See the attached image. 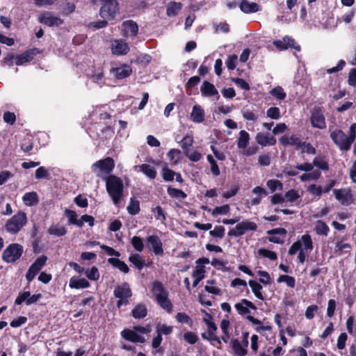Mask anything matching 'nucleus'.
<instances>
[{
  "mask_svg": "<svg viewBox=\"0 0 356 356\" xmlns=\"http://www.w3.org/2000/svg\"><path fill=\"white\" fill-rule=\"evenodd\" d=\"M106 189L115 204H118L124 196L122 179L116 175H109L106 179Z\"/></svg>",
  "mask_w": 356,
  "mask_h": 356,
  "instance_id": "nucleus-1",
  "label": "nucleus"
},
{
  "mask_svg": "<svg viewBox=\"0 0 356 356\" xmlns=\"http://www.w3.org/2000/svg\"><path fill=\"white\" fill-rule=\"evenodd\" d=\"M115 168V161L112 157L107 156L100 159L91 165V170L95 175L105 180Z\"/></svg>",
  "mask_w": 356,
  "mask_h": 356,
  "instance_id": "nucleus-2",
  "label": "nucleus"
},
{
  "mask_svg": "<svg viewBox=\"0 0 356 356\" xmlns=\"http://www.w3.org/2000/svg\"><path fill=\"white\" fill-rule=\"evenodd\" d=\"M26 222V214L24 211H19L16 214L7 220L5 227L8 232L17 234L22 229Z\"/></svg>",
  "mask_w": 356,
  "mask_h": 356,
  "instance_id": "nucleus-3",
  "label": "nucleus"
},
{
  "mask_svg": "<svg viewBox=\"0 0 356 356\" xmlns=\"http://www.w3.org/2000/svg\"><path fill=\"white\" fill-rule=\"evenodd\" d=\"M119 3L117 0H104L100 7L99 15L102 19L113 20L119 13Z\"/></svg>",
  "mask_w": 356,
  "mask_h": 356,
  "instance_id": "nucleus-4",
  "label": "nucleus"
},
{
  "mask_svg": "<svg viewBox=\"0 0 356 356\" xmlns=\"http://www.w3.org/2000/svg\"><path fill=\"white\" fill-rule=\"evenodd\" d=\"M24 249L19 243H12L6 247L2 253V259L6 263H14L22 255Z\"/></svg>",
  "mask_w": 356,
  "mask_h": 356,
  "instance_id": "nucleus-5",
  "label": "nucleus"
},
{
  "mask_svg": "<svg viewBox=\"0 0 356 356\" xmlns=\"http://www.w3.org/2000/svg\"><path fill=\"white\" fill-rule=\"evenodd\" d=\"M330 138L341 151L347 152L350 149L352 143L342 130L337 129L332 131Z\"/></svg>",
  "mask_w": 356,
  "mask_h": 356,
  "instance_id": "nucleus-6",
  "label": "nucleus"
},
{
  "mask_svg": "<svg viewBox=\"0 0 356 356\" xmlns=\"http://www.w3.org/2000/svg\"><path fill=\"white\" fill-rule=\"evenodd\" d=\"M302 245H304L306 251H312L314 248L312 237L309 234H306L301 236L300 241L294 242L289 249L288 253L289 255H294L302 249Z\"/></svg>",
  "mask_w": 356,
  "mask_h": 356,
  "instance_id": "nucleus-7",
  "label": "nucleus"
},
{
  "mask_svg": "<svg viewBox=\"0 0 356 356\" xmlns=\"http://www.w3.org/2000/svg\"><path fill=\"white\" fill-rule=\"evenodd\" d=\"M257 225L254 222L248 220L243 221L238 223L233 229H229L227 234L229 236H241L243 235L247 231H256Z\"/></svg>",
  "mask_w": 356,
  "mask_h": 356,
  "instance_id": "nucleus-8",
  "label": "nucleus"
},
{
  "mask_svg": "<svg viewBox=\"0 0 356 356\" xmlns=\"http://www.w3.org/2000/svg\"><path fill=\"white\" fill-rule=\"evenodd\" d=\"M47 261V257L46 255H42L38 257L35 261L29 268L26 274V279L28 282H31L35 277V275L40 271L42 267L46 264Z\"/></svg>",
  "mask_w": 356,
  "mask_h": 356,
  "instance_id": "nucleus-9",
  "label": "nucleus"
},
{
  "mask_svg": "<svg viewBox=\"0 0 356 356\" xmlns=\"http://www.w3.org/2000/svg\"><path fill=\"white\" fill-rule=\"evenodd\" d=\"M273 44L280 51L286 50L289 47L294 49L298 51L301 50L300 46L296 43L295 40L288 35L284 36L282 40H274Z\"/></svg>",
  "mask_w": 356,
  "mask_h": 356,
  "instance_id": "nucleus-10",
  "label": "nucleus"
},
{
  "mask_svg": "<svg viewBox=\"0 0 356 356\" xmlns=\"http://www.w3.org/2000/svg\"><path fill=\"white\" fill-rule=\"evenodd\" d=\"M310 122L314 128L323 129L326 127L325 118L321 108H315L311 114Z\"/></svg>",
  "mask_w": 356,
  "mask_h": 356,
  "instance_id": "nucleus-11",
  "label": "nucleus"
},
{
  "mask_svg": "<svg viewBox=\"0 0 356 356\" xmlns=\"http://www.w3.org/2000/svg\"><path fill=\"white\" fill-rule=\"evenodd\" d=\"M41 298L42 295L40 293L31 296V293L29 291H24L23 293H20L16 298L15 304L17 305H20L24 302H25L26 305H30L39 301Z\"/></svg>",
  "mask_w": 356,
  "mask_h": 356,
  "instance_id": "nucleus-12",
  "label": "nucleus"
},
{
  "mask_svg": "<svg viewBox=\"0 0 356 356\" xmlns=\"http://www.w3.org/2000/svg\"><path fill=\"white\" fill-rule=\"evenodd\" d=\"M40 51L36 47L29 49L19 55L15 56V64L22 65L26 63L31 62Z\"/></svg>",
  "mask_w": 356,
  "mask_h": 356,
  "instance_id": "nucleus-13",
  "label": "nucleus"
},
{
  "mask_svg": "<svg viewBox=\"0 0 356 356\" xmlns=\"http://www.w3.org/2000/svg\"><path fill=\"white\" fill-rule=\"evenodd\" d=\"M39 22L46 26H59L63 24V20L58 17L54 16L50 12H44L39 17Z\"/></svg>",
  "mask_w": 356,
  "mask_h": 356,
  "instance_id": "nucleus-14",
  "label": "nucleus"
},
{
  "mask_svg": "<svg viewBox=\"0 0 356 356\" xmlns=\"http://www.w3.org/2000/svg\"><path fill=\"white\" fill-rule=\"evenodd\" d=\"M147 243L150 246L152 252L157 256H162L164 254L163 243L159 237L156 235H150L147 237Z\"/></svg>",
  "mask_w": 356,
  "mask_h": 356,
  "instance_id": "nucleus-15",
  "label": "nucleus"
},
{
  "mask_svg": "<svg viewBox=\"0 0 356 356\" xmlns=\"http://www.w3.org/2000/svg\"><path fill=\"white\" fill-rule=\"evenodd\" d=\"M280 143L284 147L291 145L294 146L296 149L298 150L303 147V142L300 138L295 134H292L291 136L284 135L280 138Z\"/></svg>",
  "mask_w": 356,
  "mask_h": 356,
  "instance_id": "nucleus-16",
  "label": "nucleus"
},
{
  "mask_svg": "<svg viewBox=\"0 0 356 356\" xmlns=\"http://www.w3.org/2000/svg\"><path fill=\"white\" fill-rule=\"evenodd\" d=\"M130 51V47L127 42L122 40H115L112 44V52L115 55H126Z\"/></svg>",
  "mask_w": 356,
  "mask_h": 356,
  "instance_id": "nucleus-17",
  "label": "nucleus"
},
{
  "mask_svg": "<svg viewBox=\"0 0 356 356\" xmlns=\"http://www.w3.org/2000/svg\"><path fill=\"white\" fill-rule=\"evenodd\" d=\"M111 72L117 79H123L131 74L132 68L127 64H123L120 67L112 68Z\"/></svg>",
  "mask_w": 356,
  "mask_h": 356,
  "instance_id": "nucleus-18",
  "label": "nucleus"
},
{
  "mask_svg": "<svg viewBox=\"0 0 356 356\" xmlns=\"http://www.w3.org/2000/svg\"><path fill=\"white\" fill-rule=\"evenodd\" d=\"M113 295L116 298H131L132 291L127 282L117 285L113 291Z\"/></svg>",
  "mask_w": 356,
  "mask_h": 356,
  "instance_id": "nucleus-19",
  "label": "nucleus"
},
{
  "mask_svg": "<svg viewBox=\"0 0 356 356\" xmlns=\"http://www.w3.org/2000/svg\"><path fill=\"white\" fill-rule=\"evenodd\" d=\"M255 140L257 143L261 145L262 147H265L267 145H274L276 144L277 140L273 136L270 135L268 133H261L259 132L256 135Z\"/></svg>",
  "mask_w": 356,
  "mask_h": 356,
  "instance_id": "nucleus-20",
  "label": "nucleus"
},
{
  "mask_svg": "<svg viewBox=\"0 0 356 356\" xmlns=\"http://www.w3.org/2000/svg\"><path fill=\"white\" fill-rule=\"evenodd\" d=\"M122 28L124 31V35L128 37H135L138 32V26L136 22L133 20H127L123 22Z\"/></svg>",
  "mask_w": 356,
  "mask_h": 356,
  "instance_id": "nucleus-21",
  "label": "nucleus"
},
{
  "mask_svg": "<svg viewBox=\"0 0 356 356\" xmlns=\"http://www.w3.org/2000/svg\"><path fill=\"white\" fill-rule=\"evenodd\" d=\"M238 313L241 315H245L250 313V309H256V306L247 299H242L240 302L236 303L234 305Z\"/></svg>",
  "mask_w": 356,
  "mask_h": 356,
  "instance_id": "nucleus-22",
  "label": "nucleus"
},
{
  "mask_svg": "<svg viewBox=\"0 0 356 356\" xmlns=\"http://www.w3.org/2000/svg\"><path fill=\"white\" fill-rule=\"evenodd\" d=\"M241 10L244 13H254L261 10V6L254 2H249L248 0H241L239 3Z\"/></svg>",
  "mask_w": 356,
  "mask_h": 356,
  "instance_id": "nucleus-23",
  "label": "nucleus"
},
{
  "mask_svg": "<svg viewBox=\"0 0 356 356\" xmlns=\"http://www.w3.org/2000/svg\"><path fill=\"white\" fill-rule=\"evenodd\" d=\"M121 336L127 341L133 343H144L145 339L143 337L137 334L134 330L129 329H124L121 332Z\"/></svg>",
  "mask_w": 356,
  "mask_h": 356,
  "instance_id": "nucleus-24",
  "label": "nucleus"
},
{
  "mask_svg": "<svg viewBox=\"0 0 356 356\" xmlns=\"http://www.w3.org/2000/svg\"><path fill=\"white\" fill-rule=\"evenodd\" d=\"M200 91L202 96L204 97H212L217 96L218 99L219 98V95L217 89L215 88L214 85L208 81H204L200 88Z\"/></svg>",
  "mask_w": 356,
  "mask_h": 356,
  "instance_id": "nucleus-25",
  "label": "nucleus"
},
{
  "mask_svg": "<svg viewBox=\"0 0 356 356\" xmlns=\"http://www.w3.org/2000/svg\"><path fill=\"white\" fill-rule=\"evenodd\" d=\"M191 120L195 123H201L204 120V111L201 106H193L190 115Z\"/></svg>",
  "mask_w": 356,
  "mask_h": 356,
  "instance_id": "nucleus-26",
  "label": "nucleus"
},
{
  "mask_svg": "<svg viewBox=\"0 0 356 356\" xmlns=\"http://www.w3.org/2000/svg\"><path fill=\"white\" fill-rule=\"evenodd\" d=\"M157 304L164 310L168 313L172 312L173 305L172 302L168 298V294H164L161 296L158 294L157 299H156Z\"/></svg>",
  "mask_w": 356,
  "mask_h": 356,
  "instance_id": "nucleus-27",
  "label": "nucleus"
},
{
  "mask_svg": "<svg viewBox=\"0 0 356 356\" xmlns=\"http://www.w3.org/2000/svg\"><path fill=\"white\" fill-rule=\"evenodd\" d=\"M132 316L136 319L144 318L147 315V309L145 304H137L131 311Z\"/></svg>",
  "mask_w": 356,
  "mask_h": 356,
  "instance_id": "nucleus-28",
  "label": "nucleus"
},
{
  "mask_svg": "<svg viewBox=\"0 0 356 356\" xmlns=\"http://www.w3.org/2000/svg\"><path fill=\"white\" fill-rule=\"evenodd\" d=\"M22 200L25 205L32 207L37 205L39 202V197L36 192L26 193L23 197Z\"/></svg>",
  "mask_w": 356,
  "mask_h": 356,
  "instance_id": "nucleus-29",
  "label": "nucleus"
},
{
  "mask_svg": "<svg viewBox=\"0 0 356 356\" xmlns=\"http://www.w3.org/2000/svg\"><path fill=\"white\" fill-rule=\"evenodd\" d=\"M261 284V283L257 282V281L253 280H250L248 282V284L250 286L252 291L255 296V297L259 300H264V296H263L261 291L263 289V286Z\"/></svg>",
  "mask_w": 356,
  "mask_h": 356,
  "instance_id": "nucleus-30",
  "label": "nucleus"
},
{
  "mask_svg": "<svg viewBox=\"0 0 356 356\" xmlns=\"http://www.w3.org/2000/svg\"><path fill=\"white\" fill-rule=\"evenodd\" d=\"M192 277L194 278L193 287H196L200 281L205 277V270L204 266H196L192 273Z\"/></svg>",
  "mask_w": 356,
  "mask_h": 356,
  "instance_id": "nucleus-31",
  "label": "nucleus"
},
{
  "mask_svg": "<svg viewBox=\"0 0 356 356\" xmlns=\"http://www.w3.org/2000/svg\"><path fill=\"white\" fill-rule=\"evenodd\" d=\"M183 5L181 2L170 1L166 9V14L168 17L176 16L181 10Z\"/></svg>",
  "mask_w": 356,
  "mask_h": 356,
  "instance_id": "nucleus-32",
  "label": "nucleus"
},
{
  "mask_svg": "<svg viewBox=\"0 0 356 356\" xmlns=\"http://www.w3.org/2000/svg\"><path fill=\"white\" fill-rule=\"evenodd\" d=\"M108 262L113 267L117 268L124 273H128L129 272V268L128 267V266L125 264L124 261H121L118 258H108Z\"/></svg>",
  "mask_w": 356,
  "mask_h": 356,
  "instance_id": "nucleus-33",
  "label": "nucleus"
},
{
  "mask_svg": "<svg viewBox=\"0 0 356 356\" xmlns=\"http://www.w3.org/2000/svg\"><path fill=\"white\" fill-rule=\"evenodd\" d=\"M69 286L72 289H85L90 286V282L85 278H71Z\"/></svg>",
  "mask_w": 356,
  "mask_h": 356,
  "instance_id": "nucleus-34",
  "label": "nucleus"
},
{
  "mask_svg": "<svg viewBox=\"0 0 356 356\" xmlns=\"http://www.w3.org/2000/svg\"><path fill=\"white\" fill-rule=\"evenodd\" d=\"M167 157L172 165H177L181 160V152L178 149H170L167 153Z\"/></svg>",
  "mask_w": 356,
  "mask_h": 356,
  "instance_id": "nucleus-35",
  "label": "nucleus"
},
{
  "mask_svg": "<svg viewBox=\"0 0 356 356\" xmlns=\"http://www.w3.org/2000/svg\"><path fill=\"white\" fill-rule=\"evenodd\" d=\"M129 261L138 270L143 268L145 264L144 257L138 254H132L129 257Z\"/></svg>",
  "mask_w": 356,
  "mask_h": 356,
  "instance_id": "nucleus-36",
  "label": "nucleus"
},
{
  "mask_svg": "<svg viewBox=\"0 0 356 356\" xmlns=\"http://www.w3.org/2000/svg\"><path fill=\"white\" fill-rule=\"evenodd\" d=\"M152 293L155 296L157 299L158 294L164 296V294H168V291L163 286V283L159 280H156L152 283Z\"/></svg>",
  "mask_w": 356,
  "mask_h": 356,
  "instance_id": "nucleus-37",
  "label": "nucleus"
},
{
  "mask_svg": "<svg viewBox=\"0 0 356 356\" xmlns=\"http://www.w3.org/2000/svg\"><path fill=\"white\" fill-rule=\"evenodd\" d=\"M65 213L68 219L69 224L74 225L79 227H83L82 222H81L80 220H78V216L74 211L66 209Z\"/></svg>",
  "mask_w": 356,
  "mask_h": 356,
  "instance_id": "nucleus-38",
  "label": "nucleus"
},
{
  "mask_svg": "<svg viewBox=\"0 0 356 356\" xmlns=\"http://www.w3.org/2000/svg\"><path fill=\"white\" fill-rule=\"evenodd\" d=\"M250 140V135L249 134L245 131L241 130L239 132V137L237 140V147L239 149H245L247 147Z\"/></svg>",
  "mask_w": 356,
  "mask_h": 356,
  "instance_id": "nucleus-39",
  "label": "nucleus"
},
{
  "mask_svg": "<svg viewBox=\"0 0 356 356\" xmlns=\"http://www.w3.org/2000/svg\"><path fill=\"white\" fill-rule=\"evenodd\" d=\"M89 130L92 132L94 130L96 131L97 136L99 137L100 136V134L98 132V131H100V133L103 134L107 131H111L112 133H114L113 129L111 128L110 125H104L102 122H95L92 127L89 128Z\"/></svg>",
  "mask_w": 356,
  "mask_h": 356,
  "instance_id": "nucleus-40",
  "label": "nucleus"
},
{
  "mask_svg": "<svg viewBox=\"0 0 356 356\" xmlns=\"http://www.w3.org/2000/svg\"><path fill=\"white\" fill-rule=\"evenodd\" d=\"M314 230L318 235L327 236L330 232L328 225L323 220H318Z\"/></svg>",
  "mask_w": 356,
  "mask_h": 356,
  "instance_id": "nucleus-41",
  "label": "nucleus"
},
{
  "mask_svg": "<svg viewBox=\"0 0 356 356\" xmlns=\"http://www.w3.org/2000/svg\"><path fill=\"white\" fill-rule=\"evenodd\" d=\"M232 349L236 356H245L248 351L236 339H232Z\"/></svg>",
  "mask_w": 356,
  "mask_h": 356,
  "instance_id": "nucleus-42",
  "label": "nucleus"
},
{
  "mask_svg": "<svg viewBox=\"0 0 356 356\" xmlns=\"http://www.w3.org/2000/svg\"><path fill=\"white\" fill-rule=\"evenodd\" d=\"M140 171L151 179H154L156 177L157 172L155 168L149 164H142L140 165Z\"/></svg>",
  "mask_w": 356,
  "mask_h": 356,
  "instance_id": "nucleus-43",
  "label": "nucleus"
},
{
  "mask_svg": "<svg viewBox=\"0 0 356 356\" xmlns=\"http://www.w3.org/2000/svg\"><path fill=\"white\" fill-rule=\"evenodd\" d=\"M127 210L130 215L135 216L140 212V202L134 197L131 198L130 202L127 207Z\"/></svg>",
  "mask_w": 356,
  "mask_h": 356,
  "instance_id": "nucleus-44",
  "label": "nucleus"
},
{
  "mask_svg": "<svg viewBox=\"0 0 356 356\" xmlns=\"http://www.w3.org/2000/svg\"><path fill=\"white\" fill-rule=\"evenodd\" d=\"M167 193L171 198L185 199L187 197L186 193H185L182 190L173 188L170 186L167 188Z\"/></svg>",
  "mask_w": 356,
  "mask_h": 356,
  "instance_id": "nucleus-45",
  "label": "nucleus"
},
{
  "mask_svg": "<svg viewBox=\"0 0 356 356\" xmlns=\"http://www.w3.org/2000/svg\"><path fill=\"white\" fill-rule=\"evenodd\" d=\"M180 147L183 149L184 154L185 151L189 150V147H191L194 143L193 137L192 135L186 134L179 142H178Z\"/></svg>",
  "mask_w": 356,
  "mask_h": 356,
  "instance_id": "nucleus-46",
  "label": "nucleus"
},
{
  "mask_svg": "<svg viewBox=\"0 0 356 356\" xmlns=\"http://www.w3.org/2000/svg\"><path fill=\"white\" fill-rule=\"evenodd\" d=\"M154 217L156 220L161 221L162 222L166 220V213L163 211L162 207L159 205L154 208H152Z\"/></svg>",
  "mask_w": 356,
  "mask_h": 356,
  "instance_id": "nucleus-47",
  "label": "nucleus"
},
{
  "mask_svg": "<svg viewBox=\"0 0 356 356\" xmlns=\"http://www.w3.org/2000/svg\"><path fill=\"white\" fill-rule=\"evenodd\" d=\"M270 94L278 100H284L286 94L281 86H276L270 91Z\"/></svg>",
  "mask_w": 356,
  "mask_h": 356,
  "instance_id": "nucleus-48",
  "label": "nucleus"
},
{
  "mask_svg": "<svg viewBox=\"0 0 356 356\" xmlns=\"http://www.w3.org/2000/svg\"><path fill=\"white\" fill-rule=\"evenodd\" d=\"M313 165L323 171H327L329 170V164L324 158H314L313 160Z\"/></svg>",
  "mask_w": 356,
  "mask_h": 356,
  "instance_id": "nucleus-49",
  "label": "nucleus"
},
{
  "mask_svg": "<svg viewBox=\"0 0 356 356\" xmlns=\"http://www.w3.org/2000/svg\"><path fill=\"white\" fill-rule=\"evenodd\" d=\"M207 285L204 286V290L211 294L213 295H220L221 289L215 286H209L213 285L216 284L215 280H209L207 281Z\"/></svg>",
  "mask_w": 356,
  "mask_h": 356,
  "instance_id": "nucleus-50",
  "label": "nucleus"
},
{
  "mask_svg": "<svg viewBox=\"0 0 356 356\" xmlns=\"http://www.w3.org/2000/svg\"><path fill=\"white\" fill-rule=\"evenodd\" d=\"M48 233L51 235L63 236L66 234L67 230L64 227L51 226L48 229Z\"/></svg>",
  "mask_w": 356,
  "mask_h": 356,
  "instance_id": "nucleus-51",
  "label": "nucleus"
},
{
  "mask_svg": "<svg viewBox=\"0 0 356 356\" xmlns=\"http://www.w3.org/2000/svg\"><path fill=\"white\" fill-rule=\"evenodd\" d=\"M351 248V245L350 243H341L340 242H337L336 243V245H335V249H334V252L336 254H337L338 255H342L343 253L346 254V253H348L350 252L349 250H346L344 252H343V250L345 249H350Z\"/></svg>",
  "mask_w": 356,
  "mask_h": 356,
  "instance_id": "nucleus-52",
  "label": "nucleus"
},
{
  "mask_svg": "<svg viewBox=\"0 0 356 356\" xmlns=\"http://www.w3.org/2000/svg\"><path fill=\"white\" fill-rule=\"evenodd\" d=\"M161 175L165 181H172L175 178L176 172L167 167H163L161 170Z\"/></svg>",
  "mask_w": 356,
  "mask_h": 356,
  "instance_id": "nucleus-53",
  "label": "nucleus"
},
{
  "mask_svg": "<svg viewBox=\"0 0 356 356\" xmlns=\"http://www.w3.org/2000/svg\"><path fill=\"white\" fill-rule=\"evenodd\" d=\"M266 185L272 192L277 190L281 191L283 188L282 183L277 179H270L267 181Z\"/></svg>",
  "mask_w": 356,
  "mask_h": 356,
  "instance_id": "nucleus-54",
  "label": "nucleus"
},
{
  "mask_svg": "<svg viewBox=\"0 0 356 356\" xmlns=\"http://www.w3.org/2000/svg\"><path fill=\"white\" fill-rule=\"evenodd\" d=\"M184 155L191 161H193V162H197L202 157V154L199 152H197L196 150H193V151H191L190 149L189 150H186V151H185Z\"/></svg>",
  "mask_w": 356,
  "mask_h": 356,
  "instance_id": "nucleus-55",
  "label": "nucleus"
},
{
  "mask_svg": "<svg viewBox=\"0 0 356 356\" xmlns=\"http://www.w3.org/2000/svg\"><path fill=\"white\" fill-rule=\"evenodd\" d=\"M131 245L138 252H142L144 249V243L143 239L137 236L132 237L131 241Z\"/></svg>",
  "mask_w": 356,
  "mask_h": 356,
  "instance_id": "nucleus-56",
  "label": "nucleus"
},
{
  "mask_svg": "<svg viewBox=\"0 0 356 356\" xmlns=\"http://www.w3.org/2000/svg\"><path fill=\"white\" fill-rule=\"evenodd\" d=\"M257 275L261 277L259 279V282L264 285H268L271 284V278L270 274L265 270H258Z\"/></svg>",
  "mask_w": 356,
  "mask_h": 356,
  "instance_id": "nucleus-57",
  "label": "nucleus"
},
{
  "mask_svg": "<svg viewBox=\"0 0 356 356\" xmlns=\"http://www.w3.org/2000/svg\"><path fill=\"white\" fill-rule=\"evenodd\" d=\"M258 254L263 257L268 258L269 259L273 261H275L277 259V254L275 252L267 249H259L258 250Z\"/></svg>",
  "mask_w": 356,
  "mask_h": 356,
  "instance_id": "nucleus-58",
  "label": "nucleus"
},
{
  "mask_svg": "<svg viewBox=\"0 0 356 356\" xmlns=\"http://www.w3.org/2000/svg\"><path fill=\"white\" fill-rule=\"evenodd\" d=\"M230 211V207L229 204H224L220 207H215L212 211V215H226Z\"/></svg>",
  "mask_w": 356,
  "mask_h": 356,
  "instance_id": "nucleus-59",
  "label": "nucleus"
},
{
  "mask_svg": "<svg viewBox=\"0 0 356 356\" xmlns=\"http://www.w3.org/2000/svg\"><path fill=\"white\" fill-rule=\"evenodd\" d=\"M177 321L181 323H186L191 325L193 321L191 317L184 312H179L175 316Z\"/></svg>",
  "mask_w": 356,
  "mask_h": 356,
  "instance_id": "nucleus-60",
  "label": "nucleus"
},
{
  "mask_svg": "<svg viewBox=\"0 0 356 356\" xmlns=\"http://www.w3.org/2000/svg\"><path fill=\"white\" fill-rule=\"evenodd\" d=\"M225 231L223 226H216L213 230L209 232V235L213 238H222L225 236Z\"/></svg>",
  "mask_w": 356,
  "mask_h": 356,
  "instance_id": "nucleus-61",
  "label": "nucleus"
},
{
  "mask_svg": "<svg viewBox=\"0 0 356 356\" xmlns=\"http://www.w3.org/2000/svg\"><path fill=\"white\" fill-rule=\"evenodd\" d=\"M86 277L90 280H98L99 278V273L96 266H92L86 272Z\"/></svg>",
  "mask_w": 356,
  "mask_h": 356,
  "instance_id": "nucleus-62",
  "label": "nucleus"
},
{
  "mask_svg": "<svg viewBox=\"0 0 356 356\" xmlns=\"http://www.w3.org/2000/svg\"><path fill=\"white\" fill-rule=\"evenodd\" d=\"M266 115L273 120H277L280 118V110L278 107H270L266 111Z\"/></svg>",
  "mask_w": 356,
  "mask_h": 356,
  "instance_id": "nucleus-63",
  "label": "nucleus"
},
{
  "mask_svg": "<svg viewBox=\"0 0 356 356\" xmlns=\"http://www.w3.org/2000/svg\"><path fill=\"white\" fill-rule=\"evenodd\" d=\"M49 174L48 170L43 166L39 167L35 172V177L37 179H49Z\"/></svg>",
  "mask_w": 356,
  "mask_h": 356,
  "instance_id": "nucleus-64",
  "label": "nucleus"
}]
</instances>
